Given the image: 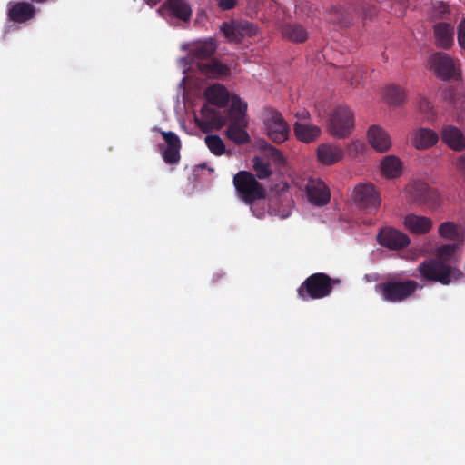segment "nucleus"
Returning <instances> with one entry per match:
<instances>
[{
	"label": "nucleus",
	"mask_w": 465,
	"mask_h": 465,
	"mask_svg": "<svg viewBox=\"0 0 465 465\" xmlns=\"http://www.w3.org/2000/svg\"><path fill=\"white\" fill-rule=\"evenodd\" d=\"M205 96L211 104H204L201 109V118L195 116L196 125L203 132L220 130L227 123V117L213 107L223 108L229 102V92L219 84L211 85L205 90Z\"/></svg>",
	"instance_id": "nucleus-1"
},
{
	"label": "nucleus",
	"mask_w": 465,
	"mask_h": 465,
	"mask_svg": "<svg viewBox=\"0 0 465 465\" xmlns=\"http://www.w3.org/2000/svg\"><path fill=\"white\" fill-rule=\"evenodd\" d=\"M419 288L421 286L416 281L401 280L395 276L375 286L376 292L381 298L391 303H401L412 298Z\"/></svg>",
	"instance_id": "nucleus-2"
},
{
	"label": "nucleus",
	"mask_w": 465,
	"mask_h": 465,
	"mask_svg": "<svg viewBox=\"0 0 465 465\" xmlns=\"http://www.w3.org/2000/svg\"><path fill=\"white\" fill-rule=\"evenodd\" d=\"M341 280L331 278L324 272H316L307 277L297 289V295L302 301L319 300L331 295L333 286Z\"/></svg>",
	"instance_id": "nucleus-3"
},
{
	"label": "nucleus",
	"mask_w": 465,
	"mask_h": 465,
	"mask_svg": "<svg viewBox=\"0 0 465 465\" xmlns=\"http://www.w3.org/2000/svg\"><path fill=\"white\" fill-rule=\"evenodd\" d=\"M233 185L239 194V197L246 203L251 205L258 200L265 199L266 190L255 178V176L247 171H240L233 177Z\"/></svg>",
	"instance_id": "nucleus-4"
},
{
	"label": "nucleus",
	"mask_w": 465,
	"mask_h": 465,
	"mask_svg": "<svg viewBox=\"0 0 465 465\" xmlns=\"http://www.w3.org/2000/svg\"><path fill=\"white\" fill-rule=\"evenodd\" d=\"M422 280L449 285L456 273L461 272L448 263L438 259H428L420 262L417 268Z\"/></svg>",
	"instance_id": "nucleus-5"
},
{
	"label": "nucleus",
	"mask_w": 465,
	"mask_h": 465,
	"mask_svg": "<svg viewBox=\"0 0 465 465\" xmlns=\"http://www.w3.org/2000/svg\"><path fill=\"white\" fill-rule=\"evenodd\" d=\"M354 128V114L345 105L337 106L330 116L327 130L335 138L347 137Z\"/></svg>",
	"instance_id": "nucleus-6"
},
{
	"label": "nucleus",
	"mask_w": 465,
	"mask_h": 465,
	"mask_svg": "<svg viewBox=\"0 0 465 465\" xmlns=\"http://www.w3.org/2000/svg\"><path fill=\"white\" fill-rule=\"evenodd\" d=\"M428 68L442 81L459 79L460 71L452 57L444 52H436L428 59Z\"/></svg>",
	"instance_id": "nucleus-7"
},
{
	"label": "nucleus",
	"mask_w": 465,
	"mask_h": 465,
	"mask_svg": "<svg viewBox=\"0 0 465 465\" xmlns=\"http://www.w3.org/2000/svg\"><path fill=\"white\" fill-rule=\"evenodd\" d=\"M353 202L355 205L366 213L378 211L381 199L372 183H360L354 187Z\"/></svg>",
	"instance_id": "nucleus-8"
},
{
	"label": "nucleus",
	"mask_w": 465,
	"mask_h": 465,
	"mask_svg": "<svg viewBox=\"0 0 465 465\" xmlns=\"http://www.w3.org/2000/svg\"><path fill=\"white\" fill-rule=\"evenodd\" d=\"M410 201L420 205H426L429 208H436L440 204L438 193L432 190L426 183L414 181L405 188Z\"/></svg>",
	"instance_id": "nucleus-9"
},
{
	"label": "nucleus",
	"mask_w": 465,
	"mask_h": 465,
	"mask_svg": "<svg viewBox=\"0 0 465 465\" xmlns=\"http://www.w3.org/2000/svg\"><path fill=\"white\" fill-rule=\"evenodd\" d=\"M264 126L267 135L273 143H282L289 138L290 126L282 114L276 110L269 112L264 120Z\"/></svg>",
	"instance_id": "nucleus-10"
},
{
	"label": "nucleus",
	"mask_w": 465,
	"mask_h": 465,
	"mask_svg": "<svg viewBox=\"0 0 465 465\" xmlns=\"http://www.w3.org/2000/svg\"><path fill=\"white\" fill-rule=\"evenodd\" d=\"M220 29L228 40L233 42H240L245 37H252L257 34V27L248 21L224 22Z\"/></svg>",
	"instance_id": "nucleus-11"
},
{
	"label": "nucleus",
	"mask_w": 465,
	"mask_h": 465,
	"mask_svg": "<svg viewBox=\"0 0 465 465\" xmlns=\"http://www.w3.org/2000/svg\"><path fill=\"white\" fill-rule=\"evenodd\" d=\"M163 139L164 140L166 146L160 144L159 149L161 150L163 161L171 165H176L179 163L181 155V141L178 135L172 132L161 131Z\"/></svg>",
	"instance_id": "nucleus-12"
},
{
	"label": "nucleus",
	"mask_w": 465,
	"mask_h": 465,
	"mask_svg": "<svg viewBox=\"0 0 465 465\" xmlns=\"http://www.w3.org/2000/svg\"><path fill=\"white\" fill-rule=\"evenodd\" d=\"M378 242L391 250H400L407 247L411 240L407 234L392 227H385L377 234Z\"/></svg>",
	"instance_id": "nucleus-13"
},
{
	"label": "nucleus",
	"mask_w": 465,
	"mask_h": 465,
	"mask_svg": "<svg viewBox=\"0 0 465 465\" xmlns=\"http://www.w3.org/2000/svg\"><path fill=\"white\" fill-rule=\"evenodd\" d=\"M305 190L309 202L314 205L323 206L330 201V190L321 179L310 178L305 185Z\"/></svg>",
	"instance_id": "nucleus-14"
},
{
	"label": "nucleus",
	"mask_w": 465,
	"mask_h": 465,
	"mask_svg": "<svg viewBox=\"0 0 465 465\" xmlns=\"http://www.w3.org/2000/svg\"><path fill=\"white\" fill-rule=\"evenodd\" d=\"M35 7L25 1L9 2L7 5L8 20L17 24H24L35 18Z\"/></svg>",
	"instance_id": "nucleus-15"
},
{
	"label": "nucleus",
	"mask_w": 465,
	"mask_h": 465,
	"mask_svg": "<svg viewBox=\"0 0 465 465\" xmlns=\"http://www.w3.org/2000/svg\"><path fill=\"white\" fill-rule=\"evenodd\" d=\"M367 137L370 144L377 152L384 153L391 148V142L388 133L378 125L369 128Z\"/></svg>",
	"instance_id": "nucleus-16"
},
{
	"label": "nucleus",
	"mask_w": 465,
	"mask_h": 465,
	"mask_svg": "<svg viewBox=\"0 0 465 465\" xmlns=\"http://www.w3.org/2000/svg\"><path fill=\"white\" fill-rule=\"evenodd\" d=\"M166 10L171 15L182 21H188L192 15V8L187 0H166L158 12Z\"/></svg>",
	"instance_id": "nucleus-17"
},
{
	"label": "nucleus",
	"mask_w": 465,
	"mask_h": 465,
	"mask_svg": "<svg viewBox=\"0 0 465 465\" xmlns=\"http://www.w3.org/2000/svg\"><path fill=\"white\" fill-rule=\"evenodd\" d=\"M344 156L343 149L337 145L322 143L317 148V159L324 165H333Z\"/></svg>",
	"instance_id": "nucleus-18"
},
{
	"label": "nucleus",
	"mask_w": 465,
	"mask_h": 465,
	"mask_svg": "<svg viewBox=\"0 0 465 465\" xmlns=\"http://www.w3.org/2000/svg\"><path fill=\"white\" fill-rule=\"evenodd\" d=\"M293 132L297 140L304 143L315 142L322 134L319 126L299 121L293 124Z\"/></svg>",
	"instance_id": "nucleus-19"
},
{
	"label": "nucleus",
	"mask_w": 465,
	"mask_h": 465,
	"mask_svg": "<svg viewBox=\"0 0 465 465\" xmlns=\"http://www.w3.org/2000/svg\"><path fill=\"white\" fill-rule=\"evenodd\" d=\"M404 226L410 232L422 235L430 231L432 221L426 216L410 213L404 218Z\"/></svg>",
	"instance_id": "nucleus-20"
},
{
	"label": "nucleus",
	"mask_w": 465,
	"mask_h": 465,
	"mask_svg": "<svg viewBox=\"0 0 465 465\" xmlns=\"http://www.w3.org/2000/svg\"><path fill=\"white\" fill-rule=\"evenodd\" d=\"M435 45L439 48L450 49L454 44V32L452 26L444 22L434 25Z\"/></svg>",
	"instance_id": "nucleus-21"
},
{
	"label": "nucleus",
	"mask_w": 465,
	"mask_h": 465,
	"mask_svg": "<svg viewBox=\"0 0 465 465\" xmlns=\"http://www.w3.org/2000/svg\"><path fill=\"white\" fill-rule=\"evenodd\" d=\"M441 138L454 151L461 152L465 149V137L462 132L453 125L442 128Z\"/></svg>",
	"instance_id": "nucleus-22"
},
{
	"label": "nucleus",
	"mask_w": 465,
	"mask_h": 465,
	"mask_svg": "<svg viewBox=\"0 0 465 465\" xmlns=\"http://www.w3.org/2000/svg\"><path fill=\"white\" fill-rule=\"evenodd\" d=\"M282 38L296 44L304 43L308 39L307 30L297 23H285L281 26Z\"/></svg>",
	"instance_id": "nucleus-23"
},
{
	"label": "nucleus",
	"mask_w": 465,
	"mask_h": 465,
	"mask_svg": "<svg viewBox=\"0 0 465 465\" xmlns=\"http://www.w3.org/2000/svg\"><path fill=\"white\" fill-rule=\"evenodd\" d=\"M248 123L230 121L226 129V137L235 144L242 145L250 142V135L246 131Z\"/></svg>",
	"instance_id": "nucleus-24"
},
{
	"label": "nucleus",
	"mask_w": 465,
	"mask_h": 465,
	"mask_svg": "<svg viewBox=\"0 0 465 465\" xmlns=\"http://www.w3.org/2000/svg\"><path fill=\"white\" fill-rule=\"evenodd\" d=\"M199 70L209 78H218L230 74V69L216 60L198 64Z\"/></svg>",
	"instance_id": "nucleus-25"
},
{
	"label": "nucleus",
	"mask_w": 465,
	"mask_h": 465,
	"mask_svg": "<svg viewBox=\"0 0 465 465\" xmlns=\"http://www.w3.org/2000/svg\"><path fill=\"white\" fill-rule=\"evenodd\" d=\"M439 136L436 132L428 128H420L415 134L413 143L417 149L423 150L436 144Z\"/></svg>",
	"instance_id": "nucleus-26"
},
{
	"label": "nucleus",
	"mask_w": 465,
	"mask_h": 465,
	"mask_svg": "<svg viewBox=\"0 0 465 465\" xmlns=\"http://www.w3.org/2000/svg\"><path fill=\"white\" fill-rule=\"evenodd\" d=\"M401 163L394 155L385 156L381 162V171L387 178H396L401 174Z\"/></svg>",
	"instance_id": "nucleus-27"
},
{
	"label": "nucleus",
	"mask_w": 465,
	"mask_h": 465,
	"mask_svg": "<svg viewBox=\"0 0 465 465\" xmlns=\"http://www.w3.org/2000/svg\"><path fill=\"white\" fill-rule=\"evenodd\" d=\"M247 104L239 96L232 98L231 108L227 111L229 121H237L240 123H248L246 118Z\"/></svg>",
	"instance_id": "nucleus-28"
},
{
	"label": "nucleus",
	"mask_w": 465,
	"mask_h": 465,
	"mask_svg": "<svg viewBox=\"0 0 465 465\" xmlns=\"http://www.w3.org/2000/svg\"><path fill=\"white\" fill-rule=\"evenodd\" d=\"M216 51V45L213 40L196 44L190 51L193 59L203 61L210 59Z\"/></svg>",
	"instance_id": "nucleus-29"
},
{
	"label": "nucleus",
	"mask_w": 465,
	"mask_h": 465,
	"mask_svg": "<svg viewBox=\"0 0 465 465\" xmlns=\"http://www.w3.org/2000/svg\"><path fill=\"white\" fill-rule=\"evenodd\" d=\"M204 142L213 154L221 156L225 153V145L220 136L216 134H208L205 136Z\"/></svg>",
	"instance_id": "nucleus-30"
},
{
	"label": "nucleus",
	"mask_w": 465,
	"mask_h": 465,
	"mask_svg": "<svg viewBox=\"0 0 465 465\" xmlns=\"http://www.w3.org/2000/svg\"><path fill=\"white\" fill-rule=\"evenodd\" d=\"M387 102L392 105H400L405 100V91L397 85H390L385 89Z\"/></svg>",
	"instance_id": "nucleus-31"
},
{
	"label": "nucleus",
	"mask_w": 465,
	"mask_h": 465,
	"mask_svg": "<svg viewBox=\"0 0 465 465\" xmlns=\"http://www.w3.org/2000/svg\"><path fill=\"white\" fill-rule=\"evenodd\" d=\"M252 162L253 170L259 179H266L271 176L272 170L270 168V163L267 161H264L260 157H254Z\"/></svg>",
	"instance_id": "nucleus-32"
},
{
	"label": "nucleus",
	"mask_w": 465,
	"mask_h": 465,
	"mask_svg": "<svg viewBox=\"0 0 465 465\" xmlns=\"http://www.w3.org/2000/svg\"><path fill=\"white\" fill-rule=\"evenodd\" d=\"M439 234L447 239L454 240L458 236L456 225L450 222L442 223L439 227Z\"/></svg>",
	"instance_id": "nucleus-33"
},
{
	"label": "nucleus",
	"mask_w": 465,
	"mask_h": 465,
	"mask_svg": "<svg viewBox=\"0 0 465 465\" xmlns=\"http://www.w3.org/2000/svg\"><path fill=\"white\" fill-rule=\"evenodd\" d=\"M457 244L450 243L444 244L437 249L438 260H441L447 263L448 261L454 255Z\"/></svg>",
	"instance_id": "nucleus-34"
},
{
	"label": "nucleus",
	"mask_w": 465,
	"mask_h": 465,
	"mask_svg": "<svg viewBox=\"0 0 465 465\" xmlns=\"http://www.w3.org/2000/svg\"><path fill=\"white\" fill-rule=\"evenodd\" d=\"M419 110L427 119H432L435 116L432 104L425 97L420 98Z\"/></svg>",
	"instance_id": "nucleus-35"
},
{
	"label": "nucleus",
	"mask_w": 465,
	"mask_h": 465,
	"mask_svg": "<svg viewBox=\"0 0 465 465\" xmlns=\"http://www.w3.org/2000/svg\"><path fill=\"white\" fill-rule=\"evenodd\" d=\"M363 143L360 142H353L347 146V153L351 157H356L363 150Z\"/></svg>",
	"instance_id": "nucleus-36"
},
{
	"label": "nucleus",
	"mask_w": 465,
	"mask_h": 465,
	"mask_svg": "<svg viewBox=\"0 0 465 465\" xmlns=\"http://www.w3.org/2000/svg\"><path fill=\"white\" fill-rule=\"evenodd\" d=\"M458 43L460 48L465 49V18L459 25Z\"/></svg>",
	"instance_id": "nucleus-37"
},
{
	"label": "nucleus",
	"mask_w": 465,
	"mask_h": 465,
	"mask_svg": "<svg viewBox=\"0 0 465 465\" xmlns=\"http://www.w3.org/2000/svg\"><path fill=\"white\" fill-rule=\"evenodd\" d=\"M238 0H217V5L221 10H231L235 7Z\"/></svg>",
	"instance_id": "nucleus-38"
},
{
	"label": "nucleus",
	"mask_w": 465,
	"mask_h": 465,
	"mask_svg": "<svg viewBox=\"0 0 465 465\" xmlns=\"http://www.w3.org/2000/svg\"><path fill=\"white\" fill-rule=\"evenodd\" d=\"M450 103L453 105L454 108L458 109H463L465 107V96L460 95L458 98L456 97V94H453L450 95Z\"/></svg>",
	"instance_id": "nucleus-39"
},
{
	"label": "nucleus",
	"mask_w": 465,
	"mask_h": 465,
	"mask_svg": "<svg viewBox=\"0 0 465 465\" xmlns=\"http://www.w3.org/2000/svg\"><path fill=\"white\" fill-rule=\"evenodd\" d=\"M268 152L271 154V156L277 162L282 161V153L276 149L275 147L272 145H268Z\"/></svg>",
	"instance_id": "nucleus-40"
},
{
	"label": "nucleus",
	"mask_w": 465,
	"mask_h": 465,
	"mask_svg": "<svg viewBox=\"0 0 465 465\" xmlns=\"http://www.w3.org/2000/svg\"><path fill=\"white\" fill-rule=\"evenodd\" d=\"M295 116L300 120H307L310 118V113L306 110H303L302 112L296 113Z\"/></svg>",
	"instance_id": "nucleus-41"
},
{
	"label": "nucleus",
	"mask_w": 465,
	"mask_h": 465,
	"mask_svg": "<svg viewBox=\"0 0 465 465\" xmlns=\"http://www.w3.org/2000/svg\"><path fill=\"white\" fill-rule=\"evenodd\" d=\"M162 0H144V2L150 5L151 7L155 6L157 4H159Z\"/></svg>",
	"instance_id": "nucleus-42"
},
{
	"label": "nucleus",
	"mask_w": 465,
	"mask_h": 465,
	"mask_svg": "<svg viewBox=\"0 0 465 465\" xmlns=\"http://www.w3.org/2000/svg\"><path fill=\"white\" fill-rule=\"evenodd\" d=\"M224 275L223 273H215L213 276V282H217L220 281Z\"/></svg>",
	"instance_id": "nucleus-43"
},
{
	"label": "nucleus",
	"mask_w": 465,
	"mask_h": 465,
	"mask_svg": "<svg viewBox=\"0 0 465 465\" xmlns=\"http://www.w3.org/2000/svg\"><path fill=\"white\" fill-rule=\"evenodd\" d=\"M290 214H291L290 211H283V212H282V213H280L279 215H280V217H281L282 219H285V218L289 217V216H290Z\"/></svg>",
	"instance_id": "nucleus-44"
},
{
	"label": "nucleus",
	"mask_w": 465,
	"mask_h": 465,
	"mask_svg": "<svg viewBox=\"0 0 465 465\" xmlns=\"http://www.w3.org/2000/svg\"><path fill=\"white\" fill-rule=\"evenodd\" d=\"M258 218L262 217V214H255Z\"/></svg>",
	"instance_id": "nucleus-45"
}]
</instances>
